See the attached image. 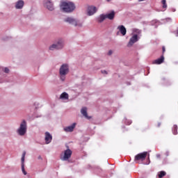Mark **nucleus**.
Wrapping results in <instances>:
<instances>
[{
	"instance_id": "nucleus-27",
	"label": "nucleus",
	"mask_w": 178,
	"mask_h": 178,
	"mask_svg": "<svg viewBox=\"0 0 178 178\" xmlns=\"http://www.w3.org/2000/svg\"><path fill=\"white\" fill-rule=\"evenodd\" d=\"M112 54H113V51H112V50H110L108 53V55H112Z\"/></svg>"
},
{
	"instance_id": "nucleus-5",
	"label": "nucleus",
	"mask_w": 178,
	"mask_h": 178,
	"mask_svg": "<svg viewBox=\"0 0 178 178\" xmlns=\"http://www.w3.org/2000/svg\"><path fill=\"white\" fill-rule=\"evenodd\" d=\"M133 33H135L132 37L130 38L128 42L127 47H133L138 40H140V34H141V31L140 29H134Z\"/></svg>"
},
{
	"instance_id": "nucleus-21",
	"label": "nucleus",
	"mask_w": 178,
	"mask_h": 178,
	"mask_svg": "<svg viewBox=\"0 0 178 178\" xmlns=\"http://www.w3.org/2000/svg\"><path fill=\"white\" fill-rule=\"evenodd\" d=\"M172 133L176 136L177 134V125H174L172 127Z\"/></svg>"
},
{
	"instance_id": "nucleus-19",
	"label": "nucleus",
	"mask_w": 178,
	"mask_h": 178,
	"mask_svg": "<svg viewBox=\"0 0 178 178\" xmlns=\"http://www.w3.org/2000/svg\"><path fill=\"white\" fill-rule=\"evenodd\" d=\"M105 19H106V15L105 14H102L100 15L98 17H97V22L99 23H102V22H104V20H105Z\"/></svg>"
},
{
	"instance_id": "nucleus-31",
	"label": "nucleus",
	"mask_w": 178,
	"mask_h": 178,
	"mask_svg": "<svg viewBox=\"0 0 178 178\" xmlns=\"http://www.w3.org/2000/svg\"><path fill=\"white\" fill-rule=\"evenodd\" d=\"M162 49H163V52H165V47H163Z\"/></svg>"
},
{
	"instance_id": "nucleus-15",
	"label": "nucleus",
	"mask_w": 178,
	"mask_h": 178,
	"mask_svg": "<svg viewBox=\"0 0 178 178\" xmlns=\"http://www.w3.org/2000/svg\"><path fill=\"white\" fill-rule=\"evenodd\" d=\"M117 30H119L120 34L122 35H126V33H127V30L126 29V27L123 25H120L117 27Z\"/></svg>"
},
{
	"instance_id": "nucleus-3",
	"label": "nucleus",
	"mask_w": 178,
	"mask_h": 178,
	"mask_svg": "<svg viewBox=\"0 0 178 178\" xmlns=\"http://www.w3.org/2000/svg\"><path fill=\"white\" fill-rule=\"evenodd\" d=\"M70 71L69 64L64 63L61 65L59 68V79L60 81H65L66 80V76L69 74Z\"/></svg>"
},
{
	"instance_id": "nucleus-23",
	"label": "nucleus",
	"mask_w": 178,
	"mask_h": 178,
	"mask_svg": "<svg viewBox=\"0 0 178 178\" xmlns=\"http://www.w3.org/2000/svg\"><path fill=\"white\" fill-rule=\"evenodd\" d=\"M161 3L163 4V8L166 9L168 8V5H166V0H161Z\"/></svg>"
},
{
	"instance_id": "nucleus-7",
	"label": "nucleus",
	"mask_w": 178,
	"mask_h": 178,
	"mask_svg": "<svg viewBox=\"0 0 178 178\" xmlns=\"http://www.w3.org/2000/svg\"><path fill=\"white\" fill-rule=\"evenodd\" d=\"M72 154L73 152L70 149H67L64 151V152L60 155L61 161H69L70 158H72Z\"/></svg>"
},
{
	"instance_id": "nucleus-2",
	"label": "nucleus",
	"mask_w": 178,
	"mask_h": 178,
	"mask_svg": "<svg viewBox=\"0 0 178 178\" xmlns=\"http://www.w3.org/2000/svg\"><path fill=\"white\" fill-rule=\"evenodd\" d=\"M65 48V39L62 38H57L54 43L49 46V51H59L60 49H63Z\"/></svg>"
},
{
	"instance_id": "nucleus-34",
	"label": "nucleus",
	"mask_w": 178,
	"mask_h": 178,
	"mask_svg": "<svg viewBox=\"0 0 178 178\" xmlns=\"http://www.w3.org/2000/svg\"><path fill=\"white\" fill-rule=\"evenodd\" d=\"M111 0H107V2H110Z\"/></svg>"
},
{
	"instance_id": "nucleus-10",
	"label": "nucleus",
	"mask_w": 178,
	"mask_h": 178,
	"mask_svg": "<svg viewBox=\"0 0 178 178\" xmlns=\"http://www.w3.org/2000/svg\"><path fill=\"white\" fill-rule=\"evenodd\" d=\"M148 152H144L143 153L138 154L136 156H135L134 161L135 162H137V161H145V158H147V154Z\"/></svg>"
},
{
	"instance_id": "nucleus-12",
	"label": "nucleus",
	"mask_w": 178,
	"mask_h": 178,
	"mask_svg": "<svg viewBox=\"0 0 178 178\" xmlns=\"http://www.w3.org/2000/svg\"><path fill=\"white\" fill-rule=\"evenodd\" d=\"M76 123L74 122L71 125L64 127L63 130L65 133H72V131H73L76 128Z\"/></svg>"
},
{
	"instance_id": "nucleus-20",
	"label": "nucleus",
	"mask_w": 178,
	"mask_h": 178,
	"mask_svg": "<svg viewBox=\"0 0 178 178\" xmlns=\"http://www.w3.org/2000/svg\"><path fill=\"white\" fill-rule=\"evenodd\" d=\"M60 99H69V95L64 92L60 95Z\"/></svg>"
},
{
	"instance_id": "nucleus-18",
	"label": "nucleus",
	"mask_w": 178,
	"mask_h": 178,
	"mask_svg": "<svg viewBox=\"0 0 178 178\" xmlns=\"http://www.w3.org/2000/svg\"><path fill=\"white\" fill-rule=\"evenodd\" d=\"M106 19L108 20H113L115 19V11H111L110 13L106 14Z\"/></svg>"
},
{
	"instance_id": "nucleus-22",
	"label": "nucleus",
	"mask_w": 178,
	"mask_h": 178,
	"mask_svg": "<svg viewBox=\"0 0 178 178\" xmlns=\"http://www.w3.org/2000/svg\"><path fill=\"white\" fill-rule=\"evenodd\" d=\"M123 122L125 123V124H127L128 126L131 124V123H132L131 120H129L127 118H124L123 120Z\"/></svg>"
},
{
	"instance_id": "nucleus-11",
	"label": "nucleus",
	"mask_w": 178,
	"mask_h": 178,
	"mask_svg": "<svg viewBox=\"0 0 178 178\" xmlns=\"http://www.w3.org/2000/svg\"><path fill=\"white\" fill-rule=\"evenodd\" d=\"M98 12V8L94 6H89L88 7L87 13L88 16H93V15H95V13Z\"/></svg>"
},
{
	"instance_id": "nucleus-13",
	"label": "nucleus",
	"mask_w": 178,
	"mask_h": 178,
	"mask_svg": "<svg viewBox=\"0 0 178 178\" xmlns=\"http://www.w3.org/2000/svg\"><path fill=\"white\" fill-rule=\"evenodd\" d=\"M44 136L45 144H51L52 142V135H51L49 132L47 131L45 132Z\"/></svg>"
},
{
	"instance_id": "nucleus-9",
	"label": "nucleus",
	"mask_w": 178,
	"mask_h": 178,
	"mask_svg": "<svg viewBox=\"0 0 178 178\" xmlns=\"http://www.w3.org/2000/svg\"><path fill=\"white\" fill-rule=\"evenodd\" d=\"M25 159H26V151H24L22 153V159H21V169H22V172L23 175H24V176H26V175H27V172L24 169Z\"/></svg>"
},
{
	"instance_id": "nucleus-24",
	"label": "nucleus",
	"mask_w": 178,
	"mask_h": 178,
	"mask_svg": "<svg viewBox=\"0 0 178 178\" xmlns=\"http://www.w3.org/2000/svg\"><path fill=\"white\" fill-rule=\"evenodd\" d=\"M166 175V172L165 171L160 172V174L159 175V178L163 177V176Z\"/></svg>"
},
{
	"instance_id": "nucleus-32",
	"label": "nucleus",
	"mask_w": 178,
	"mask_h": 178,
	"mask_svg": "<svg viewBox=\"0 0 178 178\" xmlns=\"http://www.w3.org/2000/svg\"><path fill=\"white\" fill-rule=\"evenodd\" d=\"M143 1H145V0H138L139 2H143Z\"/></svg>"
},
{
	"instance_id": "nucleus-6",
	"label": "nucleus",
	"mask_w": 178,
	"mask_h": 178,
	"mask_svg": "<svg viewBox=\"0 0 178 178\" xmlns=\"http://www.w3.org/2000/svg\"><path fill=\"white\" fill-rule=\"evenodd\" d=\"M64 22L65 23H68L69 24H71L72 26H74V27H83V23L80 19L68 17L64 19Z\"/></svg>"
},
{
	"instance_id": "nucleus-8",
	"label": "nucleus",
	"mask_w": 178,
	"mask_h": 178,
	"mask_svg": "<svg viewBox=\"0 0 178 178\" xmlns=\"http://www.w3.org/2000/svg\"><path fill=\"white\" fill-rule=\"evenodd\" d=\"M43 5L45 8H47V9H48V10L51 12L55 9L52 0H44Z\"/></svg>"
},
{
	"instance_id": "nucleus-14",
	"label": "nucleus",
	"mask_w": 178,
	"mask_h": 178,
	"mask_svg": "<svg viewBox=\"0 0 178 178\" xmlns=\"http://www.w3.org/2000/svg\"><path fill=\"white\" fill-rule=\"evenodd\" d=\"M23 6H24V1L23 0H18L15 2V9H23Z\"/></svg>"
},
{
	"instance_id": "nucleus-29",
	"label": "nucleus",
	"mask_w": 178,
	"mask_h": 178,
	"mask_svg": "<svg viewBox=\"0 0 178 178\" xmlns=\"http://www.w3.org/2000/svg\"><path fill=\"white\" fill-rule=\"evenodd\" d=\"M165 155H166V156H169V152H166Z\"/></svg>"
},
{
	"instance_id": "nucleus-35",
	"label": "nucleus",
	"mask_w": 178,
	"mask_h": 178,
	"mask_svg": "<svg viewBox=\"0 0 178 178\" xmlns=\"http://www.w3.org/2000/svg\"><path fill=\"white\" fill-rule=\"evenodd\" d=\"M153 22H155V23H156V21H153Z\"/></svg>"
},
{
	"instance_id": "nucleus-4",
	"label": "nucleus",
	"mask_w": 178,
	"mask_h": 178,
	"mask_svg": "<svg viewBox=\"0 0 178 178\" xmlns=\"http://www.w3.org/2000/svg\"><path fill=\"white\" fill-rule=\"evenodd\" d=\"M16 133L20 137H23L27 134V121L23 120L20 124L19 127L17 128Z\"/></svg>"
},
{
	"instance_id": "nucleus-30",
	"label": "nucleus",
	"mask_w": 178,
	"mask_h": 178,
	"mask_svg": "<svg viewBox=\"0 0 178 178\" xmlns=\"http://www.w3.org/2000/svg\"><path fill=\"white\" fill-rule=\"evenodd\" d=\"M166 20H167V22H169V21L170 22V20H172V19L170 18H167Z\"/></svg>"
},
{
	"instance_id": "nucleus-28",
	"label": "nucleus",
	"mask_w": 178,
	"mask_h": 178,
	"mask_svg": "<svg viewBox=\"0 0 178 178\" xmlns=\"http://www.w3.org/2000/svg\"><path fill=\"white\" fill-rule=\"evenodd\" d=\"M156 158H158V159H159V158H161V154H156Z\"/></svg>"
},
{
	"instance_id": "nucleus-1",
	"label": "nucleus",
	"mask_w": 178,
	"mask_h": 178,
	"mask_svg": "<svg viewBox=\"0 0 178 178\" xmlns=\"http://www.w3.org/2000/svg\"><path fill=\"white\" fill-rule=\"evenodd\" d=\"M60 8L65 13H72L76 10V4L73 1H63L60 5Z\"/></svg>"
},
{
	"instance_id": "nucleus-16",
	"label": "nucleus",
	"mask_w": 178,
	"mask_h": 178,
	"mask_svg": "<svg viewBox=\"0 0 178 178\" xmlns=\"http://www.w3.org/2000/svg\"><path fill=\"white\" fill-rule=\"evenodd\" d=\"M165 60V57L163 56H161L159 58L156 59L153 61L154 65H161L163 63Z\"/></svg>"
},
{
	"instance_id": "nucleus-25",
	"label": "nucleus",
	"mask_w": 178,
	"mask_h": 178,
	"mask_svg": "<svg viewBox=\"0 0 178 178\" xmlns=\"http://www.w3.org/2000/svg\"><path fill=\"white\" fill-rule=\"evenodd\" d=\"M3 72H4V73H9V68L5 67V68L3 69Z\"/></svg>"
},
{
	"instance_id": "nucleus-17",
	"label": "nucleus",
	"mask_w": 178,
	"mask_h": 178,
	"mask_svg": "<svg viewBox=\"0 0 178 178\" xmlns=\"http://www.w3.org/2000/svg\"><path fill=\"white\" fill-rule=\"evenodd\" d=\"M81 113L86 118V119H90L91 118L88 117V114L87 113V107H83L81 109Z\"/></svg>"
},
{
	"instance_id": "nucleus-26",
	"label": "nucleus",
	"mask_w": 178,
	"mask_h": 178,
	"mask_svg": "<svg viewBox=\"0 0 178 178\" xmlns=\"http://www.w3.org/2000/svg\"><path fill=\"white\" fill-rule=\"evenodd\" d=\"M102 74H108V71L106 70H102Z\"/></svg>"
},
{
	"instance_id": "nucleus-33",
	"label": "nucleus",
	"mask_w": 178,
	"mask_h": 178,
	"mask_svg": "<svg viewBox=\"0 0 178 178\" xmlns=\"http://www.w3.org/2000/svg\"><path fill=\"white\" fill-rule=\"evenodd\" d=\"M159 126H161V123H159V124H158V127H159Z\"/></svg>"
}]
</instances>
